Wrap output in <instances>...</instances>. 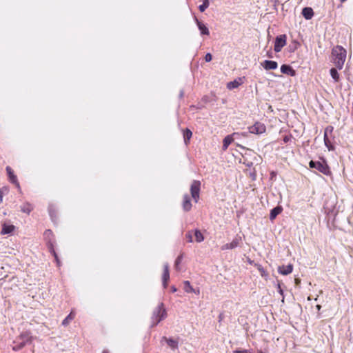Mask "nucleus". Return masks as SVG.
<instances>
[{
	"mask_svg": "<svg viewBox=\"0 0 353 353\" xmlns=\"http://www.w3.org/2000/svg\"><path fill=\"white\" fill-rule=\"evenodd\" d=\"M346 50L343 47L337 46L332 49V61L338 69H342L346 59Z\"/></svg>",
	"mask_w": 353,
	"mask_h": 353,
	"instance_id": "f257e3e1",
	"label": "nucleus"
},
{
	"mask_svg": "<svg viewBox=\"0 0 353 353\" xmlns=\"http://www.w3.org/2000/svg\"><path fill=\"white\" fill-rule=\"evenodd\" d=\"M309 165L311 168H315L320 172L323 173L325 175H330L331 171L330 169L324 159H321V161H310L309 163Z\"/></svg>",
	"mask_w": 353,
	"mask_h": 353,
	"instance_id": "f03ea898",
	"label": "nucleus"
},
{
	"mask_svg": "<svg viewBox=\"0 0 353 353\" xmlns=\"http://www.w3.org/2000/svg\"><path fill=\"white\" fill-rule=\"evenodd\" d=\"M166 317V310L163 307V303H160L157 307L154 310L152 314V325H157L161 321Z\"/></svg>",
	"mask_w": 353,
	"mask_h": 353,
	"instance_id": "7ed1b4c3",
	"label": "nucleus"
},
{
	"mask_svg": "<svg viewBox=\"0 0 353 353\" xmlns=\"http://www.w3.org/2000/svg\"><path fill=\"white\" fill-rule=\"evenodd\" d=\"M19 339L21 341V342L13 346L12 349L14 351L21 350L27 343H30L32 342V336L29 333L27 332L21 334Z\"/></svg>",
	"mask_w": 353,
	"mask_h": 353,
	"instance_id": "20e7f679",
	"label": "nucleus"
},
{
	"mask_svg": "<svg viewBox=\"0 0 353 353\" xmlns=\"http://www.w3.org/2000/svg\"><path fill=\"white\" fill-rule=\"evenodd\" d=\"M200 188L201 182L196 180L193 181L190 186V192L195 203H197L199 199Z\"/></svg>",
	"mask_w": 353,
	"mask_h": 353,
	"instance_id": "39448f33",
	"label": "nucleus"
},
{
	"mask_svg": "<svg viewBox=\"0 0 353 353\" xmlns=\"http://www.w3.org/2000/svg\"><path fill=\"white\" fill-rule=\"evenodd\" d=\"M249 132L254 134H261L266 130L265 125L260 122H256L253 125L248 128Z\"/></svg>",
	"mask_w": 353,
	"mask_h": 353,
	"instance_id": "423d86ee",
	"label": "nucleus"
},
{
	"mask_svg": "<svg viewBox=\"0 0 353 353\" xmlns=\"http://www.w3.org/2000/svg\"><path fill=\"white\" fill-rule=\"evenodd\" d=\"M286 44V36L285 34L277 37L275 39L274 50L279 52Z\"/></svg>",
	"mask_w": 353,
	"mask_h": 353,
	"instance_id": "0eeeda50",
	"label": "nucleus"
},
{
	"mask_svg": "<svg viewBox=\"0 0 353 353\" xmlns=\"http://www.w3.org/2000/svg\"><path fill=\"white\" fill-rule=\"evenodd\" d=\"M261 65L266 70H275L278 68L276 61L271 60H265L261 63Z\"/></svg>",
	"mask_w": 353,
	"mask_h": 353,
	"instance_id": "6e6552de",
	"label": "nucleus"
},
{
	"mask_svg": "<svg viewBox=\"0 0 353 353\" xmlns=\"http://www.w3.org/2000/svg\"><path fill=\"white\" fill-rule=\"evenodd\" d=\"M238 134V133H233L232 134L226 136L223 141V147L222 149L223 151H225L228 146L233 142L234 138L233 137Z\"/></svg>",
	"mask_w": 353,
	"mask_h": 353,
	"instance_id": "1a4fd4ad",
	"label": "nucleus"
},
{
	"mask_svg": "<svg viewBox=\"0 0 353 353\" xmlns=\"http://www.w3.org/2000/svg\"><path fill=\"white\" fill-rule=\"evenodd\" d=\"M164 270L163 274L162 276V280H163V285L164 288H167L168 282L170 279V273H169V266L168 264H165L164 266Z\"/></svg>",
	"mask_w": 353,
	"mask_h": 353,
	"instance_id": "9d476101",
	"label": "nucleus"
},
{
	"mask_svg": "<svg viewBox=\"0 0 353 353\" xmlns=\"http://www.w3.org/2000/svg\"><path fill=\"white\" fill-rule=\"evenodd\" d=\"M293 270V265L288 264V265H281L278 268V272L282 275H288Z\"/></svg>",
	"mask_w": 353,
	"mask_h": 353,
	"instance_id": "9b49d317",
	"label": "nucleus"
},
{
	"mask_svg": "<svg viewBox=\"0 0 353 353\" xmlns=\"http://www.w3.org/2000/svg\"><path fill=\"white\" fill-rule=\"evenodd\" d=\"M195 21L196 23L199 30H200L201 35H209L210 34L209 29L204 23L199 21L197 18H195Z\"/></svg>",
	"mask_w": 353,
	"mask_h": 353,
	"instance_id": "f8f14e48",
	"label": "nucleus"
},
{
	"mask_svg": "<svg viewBox=\"0 0 353 353\" xmlns=\"http://www.w3.org/2000/svg\"><path fill=\"white\" fill-rule=\"evenodd\" d=\"M15 230V226L14 225L3 223L2 225V230L1 234H12Z\"/></svg>",
	"mask_w": 353,
	"mask_h": 353,
	"instance_id": "ddd939ff",
	"label": "nucleus"
},
{
	"mask_svg": "<svg viewBox=\"0 0 353 353\" xmlns=\"http://www.w3.org/2000/svg\"><path fill=\"white\" fill-rule=\"evenodd\" d=\"M281 72L291 77H294L296 74L295 70L291 66L285 64L281 66Z\"/></svg>",
	"mask_w": 353,
	"mask_h": 353,
	"instance_id": "4468645a",
	"label": "nucleus"
},
{
	"mask_svg": "<svg viewBox=\"0 0 353 353\" xmlns=\"http://www.w3.org/2000/svg\"><path fill=\"white\" fill-rule=\"evenodd\" d=\"M302 14L305 19H311L314 15L313 10L311 8L306 7L302 10Z\"/></svg>",
	"mask_w": 353,
	"mask_h": 353,
	"instance_id": "2eb2a0df",
	"label": "nucleus"
},
{
	"mask_svg": "<svg viewBox=\"0 0 353 353\" xmlns=\"http://www.w3.org/2000/svg\"><path fill=\"white\" fill-rule=\"evenodd\" d=\"M6 171L8 172L10 180L12 183L16 184L18 188H20L19 184L17 181L16 176L14 174L12 169L10 167L6 168Z\"/></svg>",
	"mask_w": 353,
	"mask_h": 353,
	"instance_id": "dca6fc26",
	"label": "nucleus"
},
{
	"mask_svg": "<svg viewBox=\"0 0 353 353\" xmlns=\"http://www.w3.org/2000/svg\"><path fill=\"white\" fill-rule=\"evenodd\" d=\"M192 204L188 194L184 195L183 201V208L185 211L190 210Z\"/></svg>",
	"mask_w": 353,
	"mask_h": 353,
	"instance_id": "f3484780",
	"label": "nucleus"
},
{
	"mask_svg": "<svg viewBox=\"0 0 353 353\" xmlns=\"http://www.w3.org/2000/svg\"><path fill=\"white\" fill-rule=\"evenodd\" d=\"M184 284V290L187 292V293H195V294H199V290H195L192 286L191 285L190 283L188 281H184L183 283Z\"/></svg>",
	"mask_w": 353,
	"mask_h": 353,
	"instance_id": "a211bd4d",
	"label": "nucleus"
},
{
	"mask_svg": "<svg viewBox=\"0 0 353 353\" xmlns=\"http://www.w3.org/2000/svg\"><path fill=\"white\" fill-rule=\"evenodd\" d=\"M283 210L282 207L277 206L271 210L270 214V220H274L278 214H279Z\"/></svg>",
	"mask_w": 353,
	"mask_h": 353,
	"instance_id": "6ab92c4d",
	"label": "nucleus"
},
{
	"mask_svg": "<svg viewBox=\"0 0 353 353\" xmlns=\"http://www.w3.org/2000/svg\"><path fill=\"white\" fill-rule=\"evenodd\" d=\"M241 84V79H235L232 81H230L227 83V88L229 90H232L238 88Z\"/></svg>",
	"mask_w": 353,
	"mask_h": 353,
	"instance_id": "aec40b11",
	"label": "nucleus"
},
{
	"mask_svg": "<svg viewBox=\"0 0 353 353\" xmlns=\"http://www.w3.org/2000/svg\"><path fill=\"white\" fill-rule=\"evenodd\" d=\"M241 243H242L241 236L236 235L233 239V240L230 242V244L232 245V248L234 249V248L239 247Z\"/></svg>",
	"mask_w": 353,
	"mask_h": 353,
	"instance_id": "412c9836",
	"label": "nucleus"
},
{
	"mask_svg": "<svg viewBox=\"0 0 353 353\" xmlns=\"http://www.w3.org/2000/svg\"><path fill=\"white\" fill-rule=\"evenodd\" d=\"M164 339L170 348L172 350H176L178 348V342L176 340L172 339Z\"/></svg>",
	"mask_w": 353,
	"mask_h": 353,
	"instance_id": "4be33fe9",
	"label": "nucleus"
},
{
	"mask_svg": "<svg viewBox=\"0 0 353 353\" xmlns=\"http://www.w3.org/2000/svg\"><path fill=\"white\" fill-rule=\"evenodd\" d=\"M330 75L335 82L339 81V74L335 68H331L330 70Z\"/></svg>",
	"mask_w": 353,
	"mask_h": 353,
	"instance_id": "5701e85b",
	"label": "nucleus"
},
{
	"mask_svg": "<svg viewBox=\"0 0 353 353\" xmlns=\"http://www.w3.org/2000/svg\"><path fill=\"white\" fill-rule=\"evenodd\" d=\"M194 236H195V239H196V242L201 243V242L203 241L204 236L202 234V233L200 232V230H196L194 231Z\"/></svg>",
	"mask_w": 353,
	"mask_h": 353,
	"instance_id": "b1692460",
	"label": "nucleus"
},
{
	"mask_svg": "<svg viewBox=\"0 0 353 353\" xmlns=\"http://www.w3.org/2000/svg\"><path fill=\"white\" fill-rule=\"evenodd\" d=\"M209 0H203V3L199 6V9L201 12H203L209 7Z\"/></svg>",
	"mask_w": 353,
	"mask_h": 353,
	"instance_id": "393cba45",
	"label": "nucleus"
},
{
	"mask_svg": "<svg viewBox=\"0 0 353 353\" xmlns=\"http://www.w3.org/2000/svg\"><path fill=\"white\" fill-rule=\"evenodd\" d=\"M32 210V207L30 203H25L21 206V211L29 214Z\"/></svg>",
	"mask_w": 353,
	"mask_h": 353,
	"instance_id": "a878e982",
	"label": "nucleus"
},
{
	"mask_svg": "<svg viewBox=\"0 0 353 353\" xmlns=\"http://www.w3.org/2000/svg\"><path fill=\"white\" fill-rule=\"evenodd\" d=\"M256 267H257V270H259V272L261 274V276L262 277L265 278V279H267V278L268 276V274L265 270V269L261 265H257Z\"/></svg>",
	"mask_w": 353,
	"mask_h": 353,
	"instance_id": "bb28decb",
	"label": "nucleus"
},
{
	"mask_svg": "<svg viewBox=\"0 0 353 353\" xmlns=\"http://www.w3.org/2000/svg\"><path fill=\"white\" fill-rule=\"evenodd\" d=\"M74 318V314L72 312H70L67 317L63 321L62 325H67L70 321H72Z\"/></svg>",
	"mask_w": 353,
	"mask_h": 353,
	"instance_id": "cd10ccee",
	"label": "nucleus"
},
{
	"mask_svg": "<svg viewBox=\"0 0 353 353\" xmlns=\"http://www.w3.org/2000/svg\"><path fill=\"white\" fill-rule=\"evenodd\" d=\"M192 133L191 130H190L189 129H186L185 130L184 139H185V143H187V141L190 139V138L192 137Z\"/></svg>",
	"mask_w": 353,
	"mask_h": 353,
	"instance_id": "c85d7f7f",
	"label": "nucleus"
},
{
	"mask_svg": "<svg viewBox=\"0 0 353 353\" xmlns=\"http://www.w3.org/2000/svg\"><path fill=\"white\" fill-rule=\"evenodd\" d=\"M324 142L329 150H333V146L331 144V141L329 139L328 136L324 137Z\"/></svg>",
	"mask_w": 353,
	"mask_h": 353,
	"instance_id": "c756f323",
	"label": "nucleus"
},
{
	"mask_svg": "<svg viewBox=\"0 0 353 353\" xmlns=\"http://www.w3.org/2000/svg\"><path fill=\"white\" fill-rule=\"evenodd\" d=\"M233 353H252L251 349H238L233 351Z\"/></svg>",
	"mask_w": 353,
	"mask_h": 353,
	"instance_id": "7c9ffc66",
	"label": "nucleus"
},
{
	"mask_svg": "<svg viewBox=\"0 0 353 353\" xmlns=\"http://www.w3.org/2000/svg\"><path fill=\"white\" fill-rule=\"evenodd\" d=\"M232 249H234V248H232L230 243H225L221 246V250H232Z\"/></svg>",
	"mask_w": 353,
	"mask_h": 353,
	"instance_id": "2f4dec72",
	"label": "nucleus"
},
{
	"mask_svg": "<svg viewBox=\"0 0 353 353\" xmlns=\"http://www.w3.org/2000/svg\"><path fill=\"white\" fill-rule=\"evenodd\" d=\"M333 131V127L332 126H328L325 128V132H324V137L328 136L329 134H332Z\"/></svg>",
	"mask_w": 353,
	"mask_h": 353,
	"instance_id": "473e14b6",
	"label": "nucleus"
},
{
	"mask_svg": "<svg viewBox=\"0 0 353 353\" xmlns=\"http://www.w3.org/2000/svg\"><path fill=\"white\" fill-rule=\"evenodd\" d=\"M276 287H277L279 293L283 296L282 302H284V294H283L284 293H283V290L281 289V284L279 283H278L276 284Z\"/></svg>",
	"mask_w": 353,
	"mask_h": 353,
	"instance_id": "72a5a7b5",
	"label": "nucleus"
},
{
	"mask_svg": "<svg viewBox=\"0 0 353 353\" xmlns=\"http://www.w3.org/2000/svg\"><path fill=\"white\" fill-rule=\"evenodd\" d=\"M212 57L210 53H207L205 56V60L206 62H210L212 61Z\"/></svg>",
	"mask_w": 353,
	"mask_h": 353,
	"instance_id": "f704fd0d",
	"label": "nucleus"
},
{
	"mask_svg": "<svg viewBox=\"0 0 353 353\" xmlns=\"http://www.w3.org/2000/svg\"><path fill=\"white\" fill-rule=\"evenodd\" d=\"M181 256H179L176 260V265H178L180 263H181Z\"/></svg>",
	"mask_w": 353,
	"mask_h": 353,
	"instance_id": "c9c22d12",
	"label": "nucleus"
},
{
	"mask_svg": "<svg viewBox=\"0 0 353 353\" xmlns=\"http://www.w3.org/2000/svg\"><path fill=\"white\" fill-rule=\"evenodd\" d=\"M51 234H52V232L50 230H46L45 232V236H46L51 235Z\"/></svg>",
	"mask_w": 353,
	"mask_h": 353,
	"instance_id": "e433bc0d",
	"label": "nucleus"
},
{
	"mask_svg": "<svg viewBox=\"0 0 353 353\" xmlns=\"http://www.w3.org/2000/svg\"><path fill=\"white\" fill-rule=\"evenodd\" d=\"M187 237L188 238L189 242H192V237L190 234H188Z\"/></svg>",
	"mask_w": 353,
	"mask_h": 353,
	"instance_id": "4c0bfd02",
	"label": "nucleus"
},
{
	"mask_svg": "<svg viewBox=\"0 0 353 353\" xmlns=\"http://www.w3.org/2000/svg\"><path fill=\"white\" fill-rule=\"evenodd\" d=\"M2 190H0V201H2Z\"/></svg>",
	"mask_w": 353,
	"mask_h": 353,
	"instance_id": "58836bf2",
	"label": "nucleus"
},
{
	"mask_svg": "<svg viewBox=\"0 0 353 353\" xmlns=\"http://www.w3.org/2000/svg\"><path fill=\"white\" fill-rule=\"evenodd\" d=\"M316 307L317 310L319 311L321 310V306L320 305H317L316 306Z\"/></svg>",
	"mask_w": 353,
	"mask_h": 353,
	"instance_id": "ea45409f",
	"label": "nucleus"
},
{
	"mask_svg": "<svg viewBox=\"0 0 353 353\" xmlns=\"http://www.w3.org/2000/svg\"><path fill=\"white\" fill-rule=\"evenodd\" d=\"M172 292H176V288L175 287H172Z\"/></svg>",
	"mask_w": 353,
	"mask_h": 353,
	"instance_id": "a19ab883",
	"label": "nucleus"
},
{
	"mask_svg": "<svg viewBox=\"0 0 353 353\" xmlns=\"http://www.w3.org/2000/svg\"><path fill=\"white\" fill-rule=\"evenodd\" d=\"M102 353H109V352H108V351H107V350H103V351L102 352Z\"/></svg>",
	"mask_w": 353,
	"mask_h": 353,
	"instance_id": "79ce46f5",
	"label": "nucleus"
},
{
	"mask_svg": "<svg viewBox=\"0 0 353 353\" xmlns=\"http://www.w3.org/2000/svg\"><path fill=\"white\" fill-rule=\"evenodd\" d=\"M257 353H263L262 351H259Z\"/></svg>",
	"mask_w": 353,
	"mask_h": 353,
	"instance_id": "37998d69",
	"label": "nucleus"
}]
</instances>
